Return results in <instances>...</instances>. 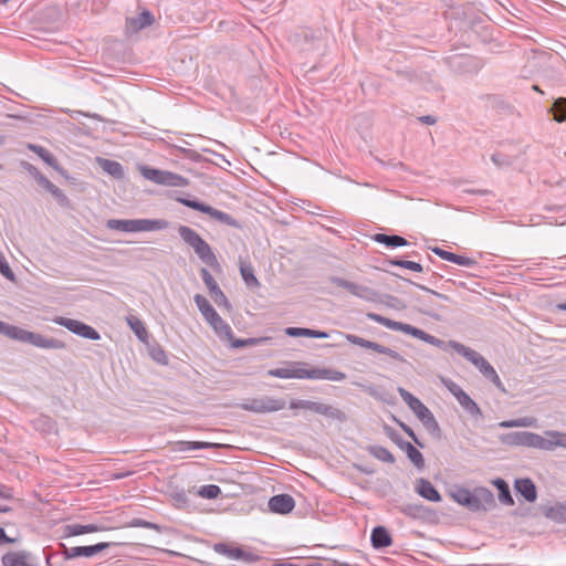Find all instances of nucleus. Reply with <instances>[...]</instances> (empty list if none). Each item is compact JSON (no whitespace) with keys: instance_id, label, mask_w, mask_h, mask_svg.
<instances>
[{"instance_id":"1","label":"nucleus","mask_w":566,"mask_h":566,"mask_svg":"<svg viewBox=\"0 0 566 566\" xmlns=\"http://www.w3.org/2000/svg\"><path fill=\"white\" fill-rule=\"evenodd\" d=\"M0 334L21 342L33 345L34 347L42 349H65L66 344L57 338L46 337L42 334L29 332L21 327L10 325L6 322L0 321Z\"/></svg>"},{"instance_id":"2","label":"nucleus","mask_w":566,"mask_h":566,"mask_svg":"<svg viewBox=\"0 0 566 566\" xmlns=\"http://www.w3.org/2000/svg\"><path fill=\"white\" fill-rule=\"evenodd\" d=\"M450 495L454 502L465 506L471 512H486L496 506L494 494L491 490L483 486L475 488L473 491L458 488Z\"/></svg>"},{"instance_id":"3","label":"nucleus","mask_w":566,"mask_h":566,"mask_svg":"<svg viewBox=\"0 0 566 566\" xmlns=\"http://www.w3.org/2000/svg\"><path fill=\"white\" fill-rule=\"evenodd\" d=\"M178 233L182 241L193 250L202 263L212 268L213 270L220 269V263L212 248L200 237L197 231L188 226L180 224L178 227Z\"/></svg>"},{"instance_id":"4","label":"nucleus","mask_w":566,"mask_h":566,"mask_svg":"<svg viewBox=\"0 0 566 566\" xmlns=\"http://www.w3.org/2000/svg\"><path fill=\"white\" fill-rule=\"evenodd\" d=\"M408 282L427 293L426 295L412 296L413 308L431 318H439L440 313L446 311V306L439 301L448 302L450 297L410 280Z\"/></svg>"},{"instance_id":"5","label":"nucleus","mask_w":566,"mask_h":566,"mask_svg":"<svg viewBox=\"0 0 566 566\" xmlns=\"http://www.w3.org/2000/svg\"><path fill=\"white\" fill-rule=\"evenodd\" d=\"M398 394L408 405L416 417L421 421L424 429L436 439L441 438V428L431 410L422 403L417 397L402 387H398Z\"/></svg>"},{"instance_id":"6","label":"nucleus","mask_w":566,"mask_h":566,"mask_svg":"<svg viewBox=\"0 0 566 566\" xmlns=\"http://www.w3.org/2000/svg\"><path fill=\"white\" fill-rule=\"evenodd\" d=\"M449 346L458 354L462 355L465 359L471 361L480 373L490 380L495 387L500 390L505 391L503 382L501 381L497 373L493 368V366L478 352L474 349L464 346L463 344L457 340H449Z\"/></svg>"},{"instance_id":"7","label":"nucleus","mask_w":566,"mask_h":566,"mask_svg":"<svg viewBox=\"0 0 566 566\" xmlns=\"http://www.w3.org/2000/svg\"><path fill=\"white\" fill-rule=\"evenodd\" d=\"M106 227L123 232L159 231L167 229L169 222L165 219H109Z\"/></svg>"},{"instance_id":"8","label":"nucleus","mask_w":566,"mask_h":566,"mask_svg":"<svg viewBox=\"0 0 566 566\" xmlns=\"http://www.w3.org/2000/svg\"><path fill=\"white\" fill-rule=\"evenodd\" d=\"M501 442L506 446H523L541 450H552L554 443L542 436L530 431L509 432L501 437Z\"/></svg>"},{"instance_id":"9","label":"nucleus","mask_w":566,"mask_h":566,"mask_svg":"<svg viewBox=\"0 0 566 566\" xmlns=\"http://www.w3.org/2000/svg\"><path fill=\"white\" fill-rule=\"evenodd\" d=\"M290 409H305L325 416L329 419L344 422L346 415L340 409L317 401L294 399L290 402Z\"/></svg>"},{"instance_id":"10","label":"nucleus","mask_w":566,"mask_h":566,"mask_svg":"<svg viewBox=\"0 0 566 566\" xmlns=\"http://www.w3.org/2000/svg\"><path fill=\"white\" fill-rule=\"evenodd\" d=\"M142 172L146 179L157 185L167 187H187L189 185V180L186 177L168 170L145 167Z\"/></svg>"},{"instance_id":"11","label":"nucleus","mask_w":566,"mask_h":566,"mask_svg":"<svg viewBox=\"0 0 566 566\" xmlns=\"http://www.w3.org/2000/svg\"><path fill=\"white\" fill-rule=\"evenodd\" d=\"M52 322H54L55 324H57L60 326L65 327L71 333H73L77 336H81L83 338L91 339V340L101 339L99 333L94 327H92L81 321L67 318V317H63V316H55L52 319Z\"/></svg>"},{"instance_id":"12","label":"nucleus","mask_w":566,"mask_h":566,"mask_svg":"<svg viewBox=\"0 0 566 566\" xmlns=\"http://www.w3.org/2000/svg\"><path fill=\"white\" fill-rule=\"evenodd\" d=\"M285 407L283 399L273 397L253 398L241 405V408L245 411L266 413L282 410Z\"/></svg>"},{"instance_id":"13","label":"nucleus","mask_w":566,"mask_h":566,"mask_svg":"<svg viewBox=\"0 0 566 566\" xmlns=\"http://www.w3.org/2000/svg\"><path fill=\"white\" fill-rule=\"evenodd\" d=\"M331 282L338 287L347 290L349 293L359 298H363L368 302L377 301L378 293L368 286L359 285L337 276H333L331 279Z\"/></svg>"},{"instance_id":"14","label":"nucleus","mask_w":566,"mask_h":566,"mask_svg":"<svg viewBox=\"0 0 566 566\" xmlns=\"http://www.w3.org/2000/svg\"><path fill=\"white\" fill-rule=\"evenodd\" d=\"M346 339L353 344V345H357V346H360L363 348H367V349H371L374 352H377L379 354H384V355H387L389 356L390 358L397 360V361H400V363H405L406 359L396 350L389 348V347H386L379 343H376V342H371V340H368V339H365L360 336H357V335H354V334H347L346 335Z\"/></svg>"},{"instance_id":"15","label":"nucleus","mask_w":566,"mask_h":566,"mask_svg":"<svg viewBox=\"0 0 566 566\" xmlns=\"http://www.w3.org/2000/svg\"><path fill=\"white\" fill-rule=\"evenodd\" d=\"M200 276H201L203 283L206 284L211 297L217 303V305L229 307L230 303H229L226 294L223 293V291L220 289L217 281L214 280V277L211 275V273L206 268H202L200 270Z\"/></svg>"},{"instance_id":"16","label":"nucleus","mask_w":566,"mask_h":566,"mask_svg":"<svg viewBox=\"0 0 566 566\" xmlns=\"http://www.w3.org/2000/svg\"><path fill=\"white\" fill-rule=\"evenodd\" d=\"M1 564L2 566H38L32 553L25 549L7 552L1 557Z\"/></svg>"},{"instance_id":"17","label":"nucleus","mask_w":566,"mask_h":566,"mask_svg":"<svg viewBox=\"0 0 566 566\" xmlns=\"http://www.w3.org/2000/svg\"><path fill=\"white\" fill-rule=\"evenodd\" d=\"M269 509L276 514H287L295 507V500L290 494H277L269 500Z\"/></svg>"},{"instance_id":"18","label":"nucleus","mask_w":566,"mask_h":566,"mask_svg":"<svg viewBox=\"0 0 566 566\" xmlns=\"http://www.w3.org/2000/svg\"><path fill=\"white\" fill-rule=\"evenodd\" d=\"M432 252L434 254H437L438 256H440L442 260H446L451 263H454V264H458L461 266H465V268H472V266L476 265V263H478L474 259H471L465 255H459V254H455L453 252L447 251V250L438 248V247L433 248Z\"/></svg>"},{"instance_id":"19","label":"nucleus","mask_w":566,"mask_h":566,"mask_svg":"<svg viewBox=\"0 0 566 566\" xmlns=\"http://www.w3.org/2000/svg\"><path fill=\"white\" fill-rule=\"evenodd\" d=\"M371 546L375 549H384L392 544V537L385 526H376L370 534Z\"/></svg>"},{"instance_id":"20","label":"nucleus","mask_w":566,"mask_h":566,"mask_svg":"<svg viewBox=\"0 0 566 566\" xmlns=\"http://www.w3.org/2000/svg\"><path fill=\"white\" fill-rule=\"evenodd\" d=\"M517 494L524 497L525 501L533 503L537 499V491L535 483L528 479H517L514 483Z\"/></svg>"},{"instance_id":"21","label":"nucleus","mask_w":566,"mask_h":566,"mask_svg":"<svg viewBox=\"0 0 566 566\" xmlns=\"http://www.w3.org/2000/svg\"><path fill=\"white\" fill-rule=\"evenodd\" d=\"M416 492L423 499L431 502H440L442 500L439 491L433 484L423 478H419L416 483Z\"/></svg>"},{"instance_id":"22","label":"nucleus","mask_w":566,"mask_h":566,"mask_svg":"<svg viewBox=\"0 0 566 566\" xmlns=\"http://www.w3.org/2000/svg\"><path fill=\"white\" fill-rule=\"evenodd\" d=\"M153 23L154 15L148 10H144L137 17L126 19V29L128 32H137Z\"/></svg>"},{"instance_id":"23","label":"nucleus","mask_w":566,"mask_h":566,"mask_svg":"<svg viewBox=\"0 0 566 566\" xmlns=\"http://www.w3.org/2000/svg\"><path fill=\"white\" fill-rule=\"evenodd\" d=\"M111 546V543L108 542H101L94 545L88 546H75L72 547V554L74 558L77 557H93L94 555L105 551Z\"/></svg>"},{"instance_id":"24","label":"nucleus","mask_w":566,"mask_h":566,"mask_svg":"<svg viewBox=\"0 0 566 566\" xmlns=\"http://www.w3.org/2000/svg\"><path fill=\"white\" fill-rule=\"evenodd\" d=\"M28 148L35 153L45 164L64 175L65 170L59 165L56 158L44 147L35 144H29Z\"/></svg>"},{"instance_id":"25","label":"nucleus","mask_w":566,"mask_h":566,"mask_svg":"<svg viewBox=\"0 0 566 566\" xmlns=\"http://www.w3.org/2000/svg\"><path fill=\"white\" fill-rule=\"evenodd\" d=\"M103 528L96 524H67L63 527V537L78 536L88 533L99 532Z\"/></svg>"},{"instance_id":"26","label":"nucleus","mask_w":566,"mask_h":566,"mask_svg":"<svg viewBox=\"0 0 566 566\" xmlns=\"http://www.w3.org/2000/svg\"><path fill=\"white\" fill-rule=\"evenodd\" d=\"M219 447H220V444L213 443V442L177 441L174 450L178 451V452H189V451H195V450L216 449Z\"/></svg>"},{"instance_id":"27","label":"nucleus","mask_w":566,"mask_h":566,"mask_svg":"<svg viewBox=\"0 0 566 566\" xmlns=\"http://www.w3.org/2000/svg\"><path fill=\"white\" fill-rule=\"evenodd\" d=\"M207 323L220 337H226L228 339L232 338V328L218 313L213 316V318H209Z\"/></svg>"},{"instance_id":"28","label":"nucleus","mask_w":566,"mask_h":566,"mask_svg":"<svg viewBox=\"0 0 566 566\" xmlns=\"http://www.w3.org/2000/svg\"><path fill=\"white\" fill-rule=\"evenodd\" d=\"M455 398L460 406L468 411L471 416H481V409L478 403L463 390L458 389Z\"/></svg>"},{"instance_id":"29","label":"nucleus","mask_w":566,"mask_h":566,"mask_svg":"<svg viewBox=\"0 0 566 566\" xmlns=\"http://www.w3.org/2000/svg\"><path fill=\"white\" fill-rule=\"evenodd\" d=\"M126 322L130 329L134 332L135 336L143 343L147 344L149 334L148 331L144 324V322L134 315H128L126 317Z\"/></svg>"},{"instance_id":"30","label":"nucleus","mask_w":566,"mask_h":566,"mask_svg":"<svg viewBox=\"0 0 566 566\" xmlns=\"http://www.w3.org/2000/svg\"><path fill=\"white\" fill-rule=\"evenodd\" d=\"M285 334L291 337H311V338H328V333L324 331L304 328V327H286Z\"/></svg>"},{"instance_id":"31","label":"nucleus","mask_w":566,"mask_h":566,"mask_svg":"<svg viewBox=\"0 0 566 566\" xmlns=\"http://www.w3.org/2000/svg\"><path fill=\"white\" fill-rule=\"evenodd\" d=\"M99 167L109 176L122 179L124 178V169L120 163L106 158H97Z\"/></svg>"},{"instance_id":"32","label":"nucleus","mask_w":566,"mask_h":566,"mask_svg":"<svg viewBox=\"0 0 566 566\" xmlns=\"http://www.w3.org/2000/svg\"><path fill=\"white\" fill-rule=\"evenodd\" d=\"M373 239L381 244H385L388 248H398L408 244V241L398 234H385V233H376Z\"/></svg>"},{"instance_id":"33","label":"nucleus","mask_w":566,"mask_h":566,"mask_svg":"<svg viewBox=\"0 0 566 566\" xmlns=\"http://www.w3.org/2000/svg\"><path fill=\"white\" fill-rule=\"evenodd\" d=\"M366 317L373 322H376V323H379L384 326H386L387 328L389 329H392V331H399V332H402L405 331V327H406V323H401V322H396V321H392L390 318H387L385 316H381L377 313H374V312H368L366 314Z\"/></svg>"},{"instance_id":"34","label":"nucleus","mask_w":566,"mask_h":566,"mask_svg":"<svg viewBox=\"0 0 566 566\" xmlns=\"http://www.w3.org/2000/svg\"><path fill=\"white\" fill-rule=\"evenodd\" d=\"M209 210H210V212H207V214L210 216L212 219H214L223 224H227L229 227H232V228H237V229L241 228L240 222L237 219H234L231 214H229L224 211L218 210L211 206H210Z\"/></svg>"},{"instance_id":"35","label":"nucleus","mask_w":566,"mask_h":566,"mask_svg":"<svg viewBox=\"0 0 566 566\" xmlns=\"http://www.w3.org/2000/svg\"><path fill=\"white\" fill-rule=\"evenodd\" d=\"M399 511L411 518H422L427 515L429 510L422 505L417 503H408L399 507Z\"/></svg>"},{"instance_id":"36","label":"nucleus","mask_w":566,"mask_h":566,"mask_svg":"<svg viewBox=\"0 0 566 566\" xmlns=\"http://www.w3.org/2000/svg\"><path fill=\"white\" fill-rule=\"evenodd\" d=\"M493 485L499 491V500L501 503L505 504V505H513L514 504V500L511 495V491H510V486L509 484L501 478H496L495 480H493Z\"/></svg>"},{"instance_id":"37","label":"nucleus","mask_w":566,"mask_h":566,"mask_svg":"<svg viewBox=\"0 0 566 566\" xmlns=\"http://www.w3.org/2000/svg\"><path fill=\"white\" fill-rule=\"evenodd\" d=\"M193 301L202 314L206 322L210 318H213V316L218 313L214 307L209 303V301L201 294H196L193 296Z\"/></svg>"},{"instance_id":"38","label":"nucleus","mask_w":566,"mask_h":566,"mask_svg":"<svg viewBox=\"0 0 566 566\" xmlns=\"http://www.w3.org/2000/svg\"><path fill=\"white\" fill-rule=\"evenodd\" d=\"M32 422L35 430L44 433H51L56 430L55 420L45 415H40Z\"/></svg>"},{"instance_id":"39","label":"nucleus","mask_w":566,"mask_h":566,"mask_svg":"<svg viewBox=\"0 0 566 566\" xmlns=\"http://www.w3.org/2000/svg\"><path fill=\"white\" fill-rule=\"evenodd\" d=\"M367 452L376 458L377 460L386 463H394L396 461L394 454L385 447L381 446H368Z\"/></svg>"},{"instance_id":"40","label":"nucleus","mask_w":566,"mask_h":566,"mask_svg":"<svg viewBox=\"0 0 566 566\" xmlns=\"http://www.w3.org/2000/svg\"><path fill=\"white\" fill-rule=\"evenodd\" d=\"M242 549L241 547H231L226 543H217L213 545V551L218 554L224 555L232 559H240L242 557Z\"/></svg>"},{"instance_id":"41","label":"nucleus","mask_w":566,"mask_h":566,"mask_svg":"<svg viewBox=\"0 0 566 566\" xmlns=\"http://www.w3.org/2000/svg\"><path fill=\"white\" fill-rule=\"evenodd\" d=\"M551 112L557 123L566 120V97H558L554 101Z\"/></svg>"},{"instance_id":"42","label":"nucleus","mask_w":566,"mask_h":566,"mask_svg":"<svg viewBox=\"0 0 566 566\" xmlns=\"http://www.w3.org/2000/svg\"><path fill=\"white\" fill-rule=\"evenodd\" d=\"M545 516L557 522L565 523L566 522V503L565 504H556L546 510Z\"/></svg>"},{"instance_id":"43","label":"nucleus","mask_w":566,"mask_h":566,"mask_svg":"<svg viewBox=\"0 0 566 566\" xmlns=\"http://www.w3.org/2000/svg\"><path fill=\"white\" fill-rule=\"evenodd\" d=\"M240 273L248 286H258L260 285L256 276L254 275L253 268L247 264L244 261L240 260Z\"/></svg>"},{"instance_id":"44","label":"nucleus","mask_w":566,"mask_h":566,"mask_svg":"<svg viewBox=\"0 0 566 566\" xmlns=\"http://www.w3.org/2000/svg\"><path fill=\"white\" fill-rule=\"evenodd\" d=\"M515 159V157L501 151H495L491 155V160L497 168L510 167L514 164Z\"/></svg>"},{"instance_id":"45","label":"nucleus","mask_w":566,"mask_h":566,"mask_svg":"<svg viewBox=\"0 0 566 566\" xmlns=\"http://www.w3.org/2000/svg\"><path fill=\"white\" fill-rule=\"evenodd\" d=\"M220 494L221 489L216 484H206L198 490V495L208 500L217 499Z\"/></svg>"},{"instance_id":"46","label":"nucleus","mask_w":566,"mask_h":566,"mask_svg":"<svg viewBox=\"0 0 566 566\" xmlns=\"http://www.w3.org/2000/svg\"><path fill=\"white\" fill-rule=\"evenodd\" d=\"M534 422H535V420L533 418L523 417V418H517V419H512V420H504L499 423V427H501V428L531 427V426H533Z\"/></svg>"},{"instance_id":"47","label":"nucleus","mask_w":566,"mask_h":566,"mask_svg":"<svg viewBox=\"0 0 566 566\" xmlns=\"http://www.w3.org/2000/svg\"><path fill=\"white\" fill-rule=\"evenodd\" d=\"M178 201L182 203L184 206L191 208L193 210L200 211L202 213L210 212L209 205H206L205 202H201L197 199H188V198H178Z\"/></svg>"},{"instance_id":"48","label":"nucleus","mask_w":566,"mask_h":566,"mask_svg":"<svg viewBox=\"0 0 566 566\" xmlns=\"http://www.w3.org/2000/svg\"><path fill=\"white\" fill-rule=\"evenodd\" d=\"M389 264L395 265V266H400L403 269H408V270L419 272V273L423 271V266L420 263L415 262V261L392 259V260H389Z\"/></svg>"},{"instance_id":"49","label":"nucleus","mask_w":566,"mask_h":566,"mask_svg":"<svg viewBox=\"0 0 566 566\" xmlns=\"http://www.w3.org/2000/svg\"><path fill=\"white\" fill-rule=\"evenodd\" d=\"M391 420L395 421L402 429V431L413 440V442L417 446H419L420 448L424 447L423 443L418 439L417 434L415 433L411 427H409L407 423L398 419L395 415H391Z\"/></svg>"},{"instance_id":"50","label":"nucleus","mask_w":566,"mask_h":566,"mask_svg":"<svg viewBox=\"0 0 566 566\" xmlns=\"http://www.w3.org/2000/svg\"><path fill=\"white\" fill-rule=\"evenodd\" d=\"M149 354H150L151 358L155 361H157L158 364H161V365L168 364L167 355L161 346H159L157 344L154 345L153 347L149 348Z\"/></svg>"},{"instance_id":"51","label":"nucleus","mask_w":566,"mask_h":566,"mask_svg":"<svg viewBox=\"0 0 566 566\" xmlns=\"http://www.w3.org/2000/svg\"><path fill=\"white\" fill-rule=\"evenodd\" d=\"M268 375L271 377L282 378V379H291L293 378V367H280L270 369Z\"/></svg>"},{"instance_id":"52","label":"nucleus","mask_w":566,"mask_h":566,"mask_svg":"<svg viewBox=\"0 0 566 566\" xmlns=\"http://www.w3.org/2000/svg\"><path fill=\"white\" fill-rule=\"evenodd\" d=\"M0 273L11 282H15V274L7 262L4 255L0 252Z\"/></svg>"},{"instance_id":"53","label":"nucleus","mask_w":566,"mask_h":566,"mask_svg":"<svg viewBox=\"0 0 566 566\" xmlns=\"http://www.w3.org/2000/svg\"><path fill=\"white\" fill-rule=\"evenodd\" d=\"M62 207H69L70 200L65 193L53 184V187L48 190Z\"/></svg>"},{"instance_id":"54","label":"nucleus","mask_w":566,"mask_h":566,"mask_svg":"<svg viewBox=\"0 0 566 566\" xmlns=\"http://www.w3.org/2000/svg\"><path fill=\"white\" fill-rule=\"evenodd\" d=\"M408 459L419 469L423 468L424 460L422 453L413 447V449H410L408 453H406Z\"/></svg>"},{"instance_id":"55","label":"nucleus","mask_w":566,"mask_h":566,"mask_svg":"<svg viewBox=\"0 0 566 566\" xmlns=\"http://www.w3.org/2000/svg\"><path fill=\"white\" fill-rule=\"evenodd\" d=\"M177 151L184 158L190 159L191 161H195V163H199L202 159V156L198 151L190 149V148L178 147Z\"/></svg>"},{"instance_id":"56","label":"nucleus","mask_w":566,"mask_h":566,"mask_svg":"<svg viewBox=\"0 0 566 566\" xmlns=\"http://www.w3.org/2000/svg\"><path fill=\"white\" fill-rule=\"evenodd\" d=\"M132 526L134 527H144V528H148V530H155L157 532H161V526L156 524V523H153V522H148V521H145V520H142V518H134L130 523Z\"/></svg>"},{"instance_id":"57","label":"nucleus","mask_w":566,"mask_h":566,"mask_svg":"<svg viewBox=\"0 0 566 566\" xmlns=\"http://www.w3.org/2000/svg\"><path fill=\"white\" fill-rule=\"evenodd\" d=\"M346 378V374L336 369L326 368L325 379L332 381H342Z\"/></svg>"},{"instance_id":"58","label":"nucleus","mask_w":566,"mask_h":566,"mask_svg":"<svg viewBox=\"0 0 566 566\" xmlns=\"http://www.w3.org/2000/svg\"><path fill=\"white\" fill-rule=\"evenodd\" d=\"M405 334H408V335H411L416 338H419L421 340L424 342V338L427 336L428 333H426L424 331L420 329V328H417L412 325H409V324H406V327H405V331H403Z\"/></svg>"},{"instance_id":"59","label":"nucleus","mask_w":566,"mask_h":566,"mask_svg":"<svg viewBox=\"0 0 566 566\" xmlns=\"http://www.w3.org/2000/svg\"><path fill=\"white\" fill-rule=\"evenodd\" d=\"M384 431L387 434V437L396 444H400V441L402 440V437L390 426L385 424Z\"/></svg>"},{"instance_id":"60","label":"nucleus","mask_w":566,"mask_h":566,"mask_svg":"<svg viewBox=\"0 0 566 566\" xmlns=\"http://www.w3.org/2000/svg\"><path fill=\"white\" fill-rule=\"evenodd\" d=\"M424 342L430 344V345H433V346H437V347H440L442 349H447V347H450L449 346V342L446 343L439 338H437L436 336L433 335H430V334H427L426 338H424Z\"/></svg>"},{"instance_id":"61","label":"nucleus","mask_w":566,"mask_h":566,"mask_svg":"<svg viewBox=\"0 0 566 566\" xmlns=\"http://www.w3.org/2000/svg\"><path fill=\"white\" fill-rule=\"evenodd\" d=\"M260 342V339L256 338H245V339H235L231 343L232 347L234 348H241L250 345H255Z\"/></svg>"},{"instance_id":"62","label":"nucleus","mask_w":566,"mask_h":566,"mask_svg":"<svg viewBox=\"0 0 566 566\" xmlns=\"http://www.w3.org/2000/svg\"><path fill=\"white\" fill-rule=\"evenodd\" d=\"M261 559V556L258 555V554H254L252 552H247L244 549H242V557H241V560L245 562V563H256Z\"/></svg>"},{"instance_id":"63","label":"nucleus","mask_w":566,"mask_h":566,"mask_svg":"<svg viewBox=\"0 0 566 566\" xmlns=\"http://www.w3.org/2000/svg\"><path fill=\"white\" fill-rule=\"evenodd\" d=\"M310 369L303 367H293V378L296 379H310Z\"/></svg>"},{"instance_id":"64","label":"nucleus","mask_w":566,"mask_h":566,"mask_svg":"<svg viewBox=\"0 0 566 566\" xmlns=\"http://www.w3.org/2000/svg\"><path fill=\"white\" fill-rule=\"evenodd\" d=\"M0 499L12 500L13 490L4 484H0Z\"/></svg>"}]
</instances>
